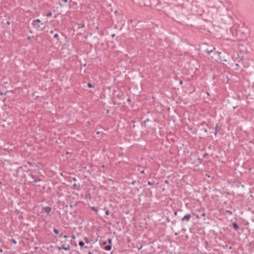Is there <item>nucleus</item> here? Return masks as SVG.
<instances>
[{
    "instance_id": "f257e3e1",
    "label": "nucleus",
    "mask_w": 254,
    "mask_h": 254,
    "mask_svg": "<svg viewBox=\"0 0 254 254\" xmlns=\"http://www.w3.org/2000/svg\"><path fill=\"white\" fill-rule=\"evenodd\" d=\"M40 24H42V23H41V20L38 19H35L32 22V25L33 26L35 27L37 29L40 28Z\"/></svg>"
},
{
    "instance_id": "f03ea898",
    "label": "nucleus",
    "mask_w": 254,
    "mask_h": 254,
    "mask_svg": "<svg viewBox=\"0 0 254 254\" xmlns=\"http://www.w3.org/2000/svg\"><path fill=\"white\" fill-rule=\"evenodd\" d=\"M190 214H187V215H185L183 218H182V221H189L190 219Z\"/></svg>"
},
{
    "instance_id": "7ed1b4c3",
    "label": "nucleus",
    "mask_w": 254,
    "mask_h": 254,
    "mask_svg": "<svg viewBox=\"0 0 254 254\" xmlns=\"http://www.w3.org/2000/svg\"><path fill=\"white\" fill-rule=\"evenodd\" d=\"M69 246H67V247H64V246H62V247H58V249L59 250H64L65 251H67V250H68L69 249Z\"/></svg>"
},
{
    "instance_id": "20e7f679",
    "label": "nucleus",
    "mask_w": 254,
    "mask_h": 254,
    "mask_svg": "<svg viewBox=\"0 0 254 254\" xmlns=\"http://www.w3.org/2000/svg\"><path fill=\"white\" fill-rule=\"evenodd\" d=\"M44 210L46 213H49L51 210V208L49 206L45 207Z\"/></svg>"
},
{
    "instance_id": "39448f33",
    "label": "nucleus",
    "mask_w": 254,
    "mask_h": 254,
    "mask_svg": "<svg viewBox=\"0 0 254 254\" xmlns=\"http://www.w3.org/2000/svg\"><path fill=\"white\" fill-rule=\"evenodd\" d=\"M69 2L71 3V4L69 5L70 7H72V6H76L77 5V2H74V1H72V0H70Z\"/></svg>"
},
{
    "instance_id": "423d86ee",
    "label": "nucleus",
    "mask_w": 254,
    "mask_h": 254,
    "mask_svg": "<svg viewBox=\"0 0 254 254\" xmlns=\"http://www.w3.org/2000/svg\"><path fill=\"white\" fill-rule=\"evenodd\" d=\"M104 249L106 251H110L111 249V247L110 246H106L105 247Z\"/></svg>"
},
{
    "instance_id": "0eeeda50",
    "label": "nucleus",
    "mask_w": 254,
    "mask_h": 254,
    "mask_svg": "<svg viewBox=\"0 0 254 254\" xmlns=\"http://www.w3.org/2000/svg\"><path fill=\"white\" fill-rule=\"evenodd\" d=\"M233 227L235 229H237L238 228V226L237 224L236 223H234L233 224Z\"/></svg>"
},
{
    "instance_id": "6e6552de",
    "label": "nucleus",
    "mask_w": 254,
    "mask_h": 254,
    "mask_svg": "<svg viewBox=\"0 0 254 254\" xmlns=\"http://www.w3.org/2000/svg\"><path fill=\"white\" fill-rule=\"evenodd\" d=\"M91 209L94 211H95V212H97V209L95 207H93V206H92L91 207Z\"/></svg>"
},
{
    "instance_id": "1a4fd4ad",
    "label": "nucleus",
    "mask_w": 254,
    "mask_h": 254,
    "mask_svg": "<svg viewBox=\"0 0 254 254\" xmlns=\"http://www.w3.org/2000/svg\"><path fill=\"white\" fill-rule=\"evenodd\" d=\"M87 86L89 88H93V86L91 83H88Z\"/></svg>"
},
{
    "instance_id": "9d476101",
    "label": "nucleus",
    "mask_w": 254,
    "mask_h": 254,
    "mask_svg": "<svg viewBox=\"0 0 254 254\" xmlns=\"http://www.w3.org/2000/svg\"><path fill=\"white\" fill-rule=\"evenodd\" d=\"M52 15V12H49L47 14H46V16L47 17H50Z\"/></svg>"
},
{
    "instance_id": "9b49d317",
    "label": "nucleus",
    "mask_w": 254,
    "mask_h": 254,
    "mask_svg": "<svg viewBox=\"0 0 254 254\" xmlns=\"http://www.w3.org/2000/svg\"><path fill=\"white\" fill-rule=\"evenodd\" d=\"M54 232L55 234H59V231L57 229H55L54 230Z\"/></svg>"
},
{
    "instance_id": "f8f14e48",
    "label": "nucleus",
    "mask_w": 254,
    "mask_h": 254,
    "mask_svg": "<svg viewBox=\"0 0 254 254\" xmlns=\"http://www.w3.org/2000/svg\"><path fill=\"white\" fill-rule=\"evenodd\" d=\"M79 245L80 246H83L84 245V243H83V242H81H81H80L79 243Z\"/></svg>"
},
{
    "instance_id": "ddd939ff",
    "label": "nucleus",
    "mask_w": 254,
    "mask_h": 254,
    "mask_svg": "<svg viewBox=\"0 0 254 254\" xmlns=\"http://www.w3.org/2000/svg\"><path fill=\"white\" fill-rule=\"evenodd\" d=\"M54 37L55 38L57 39V38H58V37H59V35H58V34H55V35H54Z\"/></svg>"
},
{
    "instance_id": "4468645a",
    "label": "nucleus",
    "mask_w": 254,
    "mask_h": 254,
    "mask_svg": "<svg viewBox=\"0 0 254 254\" xmlns=\"http://www.w3.org/2000/svg\"><path fill=\"white\" fill-rule=\"evenodd\" d=\"M105 213H106V215H108L110 214V212L108 210H106L105 211Z\"/></svg>"
},
{
    "instance_id": "2eb2a0df",
    "label": "nucleus",
    "mask_w": 254,
    "mask_h": 254,
    "mask_svg": "<svg viewBox=\"0 0 254 254\" xmlns=\"http://www.w3.org/2000/svg\"><path fill=\"white\" fill-rule=\"evenodd\" d=\"M112 239H109L108 240V243H109V244H112Z\"/></svg>"
},
{
    "instance_id": "dca6fc26",
    "label": "nucleus",
    "mask_w": 254,
    "mask_h": 254,
    "mask_svg": "<svg viewBox=\"0 0 254 254\" xmlns=\"http://www.w3.org/2000/svg\"><path fill=\"white\" fill-rule=\"evenodd\" d=\"M85 241L86 243H89V241H88V240L87 238H85Z\"/></svg>"
},
{
    "instance_id": "f3484780",
    "label": "nucleus",
    "mask_w": 254,
    "mask_h": 254,
    "mask_svg": "<svg viewBox=\"0 0 254 254\" xmlns=\"http://www.w3.org/2000/svg\"><path fill=\"white\" fill-rule=\"evenodd\" d=\"M62 1L64 2H66L67 1V0H62Z\"/></svg>"
},
{
    "instance_id": "a211bd4d",
    "label": "nucleus",
    "mask_w": 254,
    "mask_h": 254,
    "mask_svg": "<svg viewBox=\"0 0 254 254\" xmlns=\"http://www.w3.org/2000/svg\"><path fill=\"white\" fill-rule=\"evenodd\" d=\"M12 242L14 244H16V242L14 240H12Z\"/></svg>"
},
{
    "instance_id": "6ab92c4d",
    "label": "nucleus",
    "mask_w": 254,
    "mask_h": 254,
    "mask_svg": "<svg viewBox=\"0 0 254 254\" xmlns=\"http://www.w3.org/2000/svg\"><path fill=\"white\" fill-rule=\"evenodd\" d=\"M201 215H202V216H204L205 215V213H203L201 214Z\"/></svg>"
},
{
    "instance_id": "aec40b11",
    "label": "nucleus",
    "mask_w": 254,
    "mask_h": 254,
    "mask_svg": "<svg viewBox=\"0 0 254 254\" xmlns=\"http://www.w3.org/2000/svg\"><path fill=\"white\" fill-rule=\"evenodd\" d=\"M3 94V93L2 92H0V95H2Z\"/></svg>"
},
{
    "instance_id": "412c9836",
    "label": "nucleus",
    "mask_w": 254,
    "mask_h": 254,
    "mask_svg": "<svg viewBox=\"0 0 254 254\" xmlns=\"http://www.w3.org/2000/svg\"><path fill=\"white\" fill-rule=\"evenodd\" d=\"M71 237H72V238H73V239H75V237H74V236H72Z\"/></svg>"
},
{
    "instance_id": "4be33fe9",
    "label": "nucleus",
    "mask_w": 254,
    "mask_h": 254,
    "mask_svg": "<svg viewBox=\"0 0 254 254\" xmlns=\"http://www.w3.org/2000/svg\"><path fill=\"white\" fill-rule=\"evenodd\" d=\"M180 83L181 84H182L183 83V81H181L180 82Z\"/></svg>"
},
{
    "instance_id": "5701e85b",
    "label": "nucleus",
    "mask_w": 254,
    "mask_h": 254,
    "mask_svg": "<svg viewBox=\"0 0 254 254\" xmlns=\"http://www.w3.org/2000/svg\"><path fill=\"white\" fill-rule=\"evenodd\" d=\"M64 237L65 238V239H66L67 237L66 236H64Z\"/></svg>"
},
{
    "instance_id": "b1692460",
    "label": "nucleus",
    "mask_w": 254,
    "mask_h": 254,
    "mask_svg": "<svg viewBox=\"0 0 254 254\" xmlns=\"http://www.w3.org/2000/svg\"><path fill=\"white\" fill-rule=\"evenodd\" d=\"M88 254H92V253L91 252H89Z\"/></svg>"
},
{
    "instance_id": "393cba45",
    "label": "nucleus",
    "mask_w": 254,
    "mask_h": 254,
    "mask_svg": "<svg viewBox=\"0 0 254 254\" xmlns=\"http://www.w3.org/2000/svg\"><path fill=\"white\" fill-rule=\"evenodd\" d=\"M196 217L197 218H199V216H198V215H197L196 216Z\"/></svg>"
},
{
    "instance_id": "a878e982",
    "label": "nucleus",
    "mask_w": 254,
    "mask_h": 254,
    "mask_svg": "<svg viewBox=\"0 0 254 254\" xmlns=\"http://www.w3.org/2000/svg\"><path fill=\"white\" fill-rule=\"evenodd\" d=\"M43 29H44V28H40V29H41V30H43Z\"/></svg>"
},
{
    "instance_id": "bb28decb",
    "label": "nucleus",
    "mask_w": 254,
    "mask_h": 254,
    "mask_svg": "<svg viewBox=\"0 0 254 254\" xmlns=\"http://www.w3.org/2000/svg\"><path fill=\"white\" fill-rule=\"evenodd\" d=\"M50 33H51V34H53V31H51L50 32Z\"/></svg>"
},
{
    "instance_id": "cd10ccee",
    "label": "nucleus",
    "mask_w": 254,
    "mask_h": 254,
    "mask_svg": "<svg viewBox=\"0 0 254 254\" xmlns=\"http://www.w3.org/2000/svg\"><path fill=\"white\" fill-rule=\"evenodd\" d=\"M7 24H10V23L9 22H7Z\"/></svg>"
},
{
    "instance_id": "c85d7f7f",
    "label": "nucleus",
    "mask_w": 254,
    "mask_h": 254,
    "mask_svg": "<svg viewBox=\"0 0 254 254\" xmlns=\"http://www.w3.org/2000/svg\"><path fill=\"white\" fill-rule=\"evenodd\" d=\"M2 252V250H1V249H0V252Z\"/></svg>"
},
{
    "instance_id": "c756f323",
    "label": "nucleus",
    "mask_w": 254,
    "mask_h": 254,
    "mask_svg": "<svg viewBox=\"0 0 254 254\" xmlns=\"http://www.w3.org/2000/svg\"><path fill=\"white\" fill-rule=\"evenodd\" d=\"M60 236H61V237H62V236H63V235H62V234H61Z\"/></svg>"
},
{
    "instance_id": "7c9ffc66",
    "label": "nucleus",
    "mask_w": 254,
    "mask_h": 254,
    "mask_svg": "<svg viewBox=\"0 0 254 254\" xmlns=\"http://www.w3.org/2000/svg\"><path fill=\"white\" fill-rule=\"evenodd\" d=\"M1 184V182H0V184Z\"/></svg>"
}]
</instances>
